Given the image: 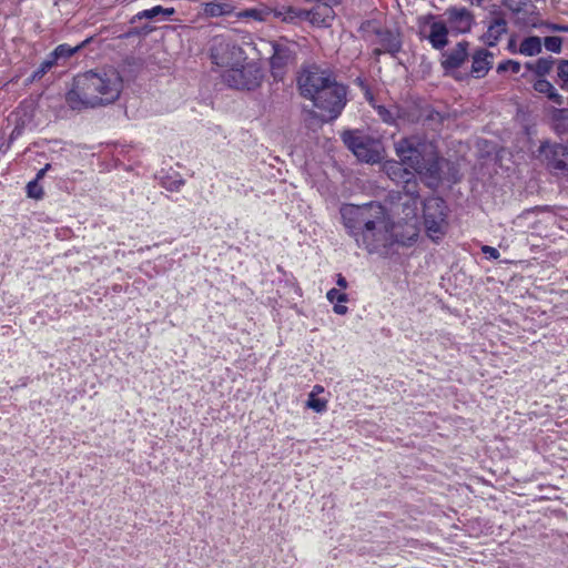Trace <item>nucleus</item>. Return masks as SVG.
<instances>
[{"instance_id": "f257e3e1", "label": "nucleus", "mask_w": 568, "mask_h": 568, "mask_svg": "<svg viewBox=\"0 0 568 568\" xmlns=\"http://www.w3.org/2000/svg\"><path fill=\"white\" fill-rule=\"evenodd\" d=\"M339 213L346 233L359 248L369 254H387L394 244L408 246L417 239V233L407 240L393 233V224L385 206L375 201L363 205L343 204Z\"/></svg>"}, {"instance_id": "f03ea898", "label": "nucleus", "mask_w": 568, "mask_h": 568, "mask_svg": "<svg viewBox=\"0 0 568 568\" xmlns=\"http://www.w3.org/2000/svg\"><path fill=\"white\" fill-rule=\"evenodd\" d=\"M122 82L120 73L112 68L79 73L73 78L65 101L72 110L109 105L119 99Z\"/></svg>"}, {"instance_id": "7ed1b4c3", "label": "nucleus", "mask_w": 568, "mask_h": 568, "mask_svg": "<svg viewBox=\"0 0 568 568\" xmlns=\"http://www.w3.org/2000/svg\"><path fill=\"white\" fill-rule=\"evenodd\" d=\"M312 102L315 108L321 110V120L323 122L335 120L346 104V88L337 83L335 78H332L313 97Z\"/></svg>"}, {"instance_id": "20e7f679", "label": "nucleus", "mask_w": 568, "mask_h": 568, "mask_svg": "<svg viewBox=\"0 0 568 568\" xmlns=\"http://www.w3.org/2000/svg\"><path fill=\"white\" fill-rule=\"evenodd\" d=\"M343 143L362 162L378 163L382 160V145L378 140L359 130H346L341 135Z\"/></svg>"}, {"instance_id": "39448f33", "label": "nucleus", "mask_w": 568, "mask_h": 568, "mask_svg": "<svg viewBox=\"0 0 568 568\" xmlns=\"http://www.w3.org/2000/svg\"><path fill=\"white\" fill-rule=\"evenodd\" d=\"M434 148L435 145L432 142L417 135L403 138L395 143L397 156L414 172L418 171L426 158L433 154Z\"/></svg>"}, {"instance_id": "423d86ee", "label": "nucleus", "mask_w": 568, "mask_h": 568, "mask_svg": "<svg viewBox=\"0 0 568 568\" xmlns=\"http://www.w3.org/2000/svg\"><path fill=\"white\" fill-rule=\"evenodd\" d=\"M424 224L432 239L442 237L448 227V207L440 196H430L420 202Z\"/></svg>"}, {"instance_id": "0eeeda50", "label": "nucleus", "mask_w": 568, "mask_h": 568, "mask_svg": "<svg viewBox=\"0 0 568 568\" xmlns=\"http://www.w3.org/2000/svg\"><path fill=\"white\" fill-rule=\"evenodd\" d=\"M263 79L264 71L257 62H248L241 68L234 65L223 74L224 82L237 90L253 91L261 85Z\"/></svg>"}, {"instance_id": "6e6552de", "label": "nucleus", "mask_w": 568, "mask_h": 568, "mask_svg": "<svg viewBox=\"0 0 568 568\" xmlns=\"http://www.w3.org/2000/svg\"><path fill=\"white\" fill-rule=\"evenodd\" d=\"M270 71L275 81H283L290 65L296 62V44L287 40L273 41Z\"/></svg>"}, {"instance_id": "1a4fd4ad", "label": "nucleus", "mask_w": 568, "mask_h": 568, "mask_svg": "<svg viewBox=\"0 0 568 568\" xmlns=\"http://www.w3.org/2000/svg\"><path fill=\"white\" fill-rule=\"evenodd\" d=\"M332 78L331 73L322 70L316 64L303 65L297 75V87L301 95L312 100L321 88H324Z\"/></svg>"}, {"instance_id": "9d476101", "label": "nucleus", "mask_w": 568, "mask_h": 568, "mask_svg": "<svg viewBox=\"0 0 568 568\" xmlns=\"http://www.w3.org/2000/svg\"><path fill=\"white\" fill-rule=\"evenodd\" d=\"M444 166L452 169L454 165L450 161L440 156L435 146L433 154L426 158L424 164H422L420 168H418V171H415V173L420 176L427 187L435 190L443 181L442 173Z\"/></svg>"}, {"instance_id": "9b49d317", "label": "nucleus", "mask_w": 568, "mask_h": 568, "mask_svg": "<svg viewBox=\"0 0 568 568\" xmlns=\"http://www.w3.org/2000/svg\"><path fill=\"white\" fill-rule=\"evenodd\" d=\"M538 152L545 156L547 168L550 171L568 172V145L545 141L540 144Z\"/></svg>"}, {"instance_id": "f8f14e48", "label": "nucleus", "mask_w": 568, "mask_h": 568, "mask_svg": "<svg viewBox=\"0 0 568 568\" xmlns=\"http://www.w3.org/2000/svg\"><path fill=\"white\" fill-rule=\"evenodd\" d=\"M212 62L219 67H234L244 59L243 49L231 41H219L211 48Z\"/></svg>"}, {"instance_id": "ddd939ff", "label": "nucleus", "mask_w": 568, "mask_h": 568, "mask_svg": "<svg viewBox=\"0 0 568 568\" xmlns=\"http://www.w3.org/2000/svg\"><path fill=\"white\" fill-rule=\"evenodd\" d=\"M444 16L447 27L454 34L469 33L475 23L473 12L465 7H449L445 10Z\"/></svg>"}, {"instance_id": "4468645a", "label": "nucleus", "mask_w": 568, "mask_h": 568, "mask_svg": "<svg viewBox=\"0 0 568 568\" xmlns=\"http://www.w3.org/2000/svg\"><path fill=\"white\" fill-rule=\"evenodd\" d=\"M469 42L459 41L452 50L442 51L440 65L446 75L453 74V71L459 69L469 57Z\"/></svg>"}, {"instance_id": "2eb2a0df", "label": "nucleus", "mask_w": 568, "mask_h": 568, "mask_svg": "<svg viewBox=\"0 0 568 568\" xmlns=\"http://www.w3.org/2000/svg\"><path fill=\"white\" fill-rule=\"evenodd\" d=\"M403 193L409 197L408 202L404 203V213L406 217H415L417 215L418 204L422 202L419 196V185L416 178V173L413 172L412 176H408L402 183Z\"/></svg>"}, {"instance_id": "dca6fc26", "label": "nucleus", "mask_w": 568, "mask_h": 568, "mask_svg": "<svg viewBox=\"0 0 568 568\" xmlns=\"http://www.w3.org/2000/svg\"><path fill=\"white\" fill-rule=\"evenodd\" d=\"M373 33L378 38V43L384 51L389 53L392 57H396L400 52L403 41L400 33L390 29L374 28Z\"/></svg>"}, {"instance_id": "f3484780", "label": "nucleus", "mask_w": 568, "mask_h": 568, "mask_svg": "<svg viewBox=\"0 0 568 568\" xmlns=\"http://www.w3.org/2000/svg\"><path fill=\"white\" fill-rule=\"evenodd\" d=\"M333 6L331 2H322L313 9L306 10V13H303L304 19L313 26L329 27L335 18Z\"/></svg>"}, {"instance_id": "a211bd4d", "label": "nucleus", "mask_w": 568, "mask_h": 568, "mask_svg": "<svg viewBox=\"0 0 568 568\" xmlns=\"http://www.w3.org/2000/svg\"><path fill=\"white\" fill-rule=\"evenodd\" d=\"M493 53L487 49H477L471 55V77L475 79L484 78L493 68Z\"/></svg>"}, {"instance_id": "6ab92c4d", "label": "nucleus", "mask_w": 568, "mask_h": 568, "mask_svg": "<svg viewBox=\"0 0 568 568\" xmlns=\"http://www.w3.org/2000/svg\"><path fill=\"white\" fill-rule=\"evenodd\" d=\"M450 30L444 21H433L429 26V33L426 39L432 44L433 49L443 51L448 44V34Z\"/></svg>"}, {"instance_id": "aec40b11", "label": "nucleus", "mask_w": 568, "mask_h": 568, "mask_svg": "<svg viewBox=\"0 0 568 568\" xmlns=\"http://www.w3.org/2000/svg\"><path fill=\"white\" fill-rule=\"evenodd\" d=\"M505 33H507V21L505 17H497L491 19L487 31L481 37V40L488 47H495Z\"/></svg>"}, {"instance_id": "412c9836", "label": "nucleus", "mask_w": 568, "mask_h": 568, "mask_svg": "<svg viewBox=\"0 0 568 568\" xmlns=\"http://www.w3.org/2000/svg\"><path fill=\"white\" fill-rule=\"evenodd\" d=\"M202 12L209 18L229 16L233 12L234 6L227 1L212 0L202 4Z\"/></svg>"}, {"instance_id": "4be33fe9", "label": "nucleus", "mask_w": 568, "mask_h": 568, "mask_svg": "<svg viewBox=\"0 0 568 568\" xmlns=\"http://www.w3.org/2000/svg\"><path fill=\"white\" fill-rule=\"evenodd\" d=\"M420 116L424 125L437 131L443 126L444 121L449 118V114L447 112L435 110L432 106H426L422 110Z\"/></svg>"}, {"instance_id": "5701e85b", "label": "nucleus", "mask_w": 568, "mask_h": 568, "mask_svg": "<svg viewBox=\"0 0 568 568\" xmlns=\"http://www.w3.org/2000/svg\"><path fill=\"white\" fill-rule=\"evenodd\" d=\"M92 40H93V38L89 37V38H87L85 40H83L82 42H80L79 44H77L74 47H72V45H70L68 43H62V44H59L49 54L51 55L52 60H54L58 63L60 60H67V59L71 58L73 54H75L81 49L87 47Z\"/></svg>"}, {"instance_id": "b1692460", "label": "nucleus", "mask_w": 568, "mask_h": 568, "mask_svg": "<svg viewBox=\"0 0 568 568\" xmlns=\"http://www.w3.org/2000/svg\"><path fill=\"white\" fill-rule=\"evenodd\" d=\"M402 161H387L384 164V171L388 178L397 184H402L408 176H412V171L404 166Z\"/></svg>"}, {"instance_id": "393cba45", "label": "nucleus", "mask_w": 568, "mask_h": 568, "mask_svg": "<svg viewBox=\"0 0 568 568\" xmlns=\"http://www.w3.org/2000/svg\"><path fill=\"white\" fill-rule=\"evenodd\" d=\"M534 90L538 93L545 94L551 102L557 105L564 104V98L560 95L555 87L545 78H539L534 82Z\"/></svg>"}, {"instance_id": "a878e982", "label": "nucleus", "mask_w": 568, "mask_h": 568, "mask_svg": "<svg viewBox=\"0 0 568 568\" xmlns=\"http://www.w3.org/2000/svg\"><path fill=\"white\" fill-rule=\"evenodd\" d=\"M175 13L174 8H163L162 6H155L151 9H145L143 11L138 12L132 19L131 23H135L138 20L142 19H158L160 16H162L164 19L173 16Z\"/></svg>"}, {"instance_id": "bb28decb", "label": "nucleus", "mask_w": 568, "mask_h": 568, "mask_svg": "<svg viewBox=\"0 0 568 568\" xmlns=\"http://www.w3.org/2000/svg\"><path fill=\"white\" fill-rule=\"evenodd\" d=\"M273 12L275 17L281 18L284 22H295L305 20L302 13H306V10L282 6L274 9Z\"/></svg>"}, {"instance_id": "cd10ccee", "label": "nucleus", "mask_w": 568, "mask_h": 568, "mask_svg": "<svg viewBox=\"0 0 568 568\" xmlns=\"http://www.w3.org/2000/svg\"><path fill=\"white\" fill-rule=\"evenodd\" d=\"M541 39L537 36H530L525 38L519 47V53L527 55V57H534L541 52Z\"/></svg>"}, {"instance_id": "c85d7f7f", "label": "nucleus", "mask_w": 568, "mask_h": 568, "mask_svg": "<svg viewBox=\"0 0 568 568\" xmlns=\"http://www.w3.org/2000/svg\"><path fill=\"white\" fill-rule=\"evenodd\" d=\"M554 62L555 60L552 57L539 58L535 64L527 62L525 67L528 70L534 71L539 78H544L552 69Z\"/></svg>"}, {"instance_id": "c756f323", "label": "nucleus", "mask_w": 568, "mask_h": 568, "mask_svg": "<svg viewBox=\"0 0 568 568\" xmlns=\"http://www.w3.org/2000/svg\"><path fill=\"white\" fill-rule=\"evenodd\" d=\"M160 184L162 187L170 192H176L181 186L185 184V180L182 179L179 174H175V176L164 175L161 176Z\"/></svg>"}, {"instance_id": "7c9ffc66", "label": "nucleus", "mask_w": 568, "mask_h": 568, "mask_svg": "<svg viewBox=\"0 0 568 568\" xmlns=\"http://www.w3.org/2000/svg\"><path fill=\"white\" fill-rule=\"evenodd\" d=\"M306 406L311 409H313L316 413H322L327 407V402L325 399L316 397L315 393L312 392L308 395V399L306 402Z\"/></svg>"}, {"instance_id": "2f4dec72", "label": "nucleus", "mask_w": 568, "mask_h": 568, "mask_svg": "<svg viewBox=\"0 0 568 568\" xmlns=\"http://www.w3.org/2000/svg\"><path fill=\"white\" fill-rule=\"evenodd\" d=\"M545 48L554 53H559L562 48V38L557 36L546 37L544 39Z\"/></svg>"}, {"instance_id": "473e14b6", "label": "nucleus", "mask_w": 568, "mask_h": 568, "mask_svg": "<svg viewBox=\"0 0 568 568\" xmlns=\"http://www.w3.org/2000/svg\"><path fill=\"white\" fill-rule=\"evenodd\" d=\"M57 64L54 60H52L49 54L44 61L39 65L37 70L33 71V79H42V77Z\"/></svg>"}, {"instance_id": "72a5a7b5", "label": "nucleus", "mask_w": 568, "mask_h": 568, "mask_svg": "<svg viewBox=\"0 0 568 568\" xmlns=\"http://www.w3.org/2000/svg\"><path fill=\"white\" fill-rule=\"evenodd\" d=\"M520 62L515 60H505L497 65V72L503 73L510 70L513 73H518L520 71Z\"/></svg>"}, {"instance_id": "f704fd0d", "label": "nucleus", "mask_w": 568, "mask_h": 568, "mask_svg": "<svg viewBox=\"0 0 568 568\" xmlns=\"http://www.w3.org/2000/svg\"><path fill=\"white\" fill-rule=\"evenodd\" d=\"M373 106L375 108L378 116L381 118V120L387 124H394L395 123V115L394 113L387 109L386 106L384 105H374Z\"/></svg>"}, {"instance_id": "c9c22d12", "label": "nucleus", "mask_w": 568, "mask_h": 568, "mask_svg": "<svg viewBox=\"0 0 568 568\" xmlns=\"http://www.w3.org/2000/svg\"><path fill=\"white\" fill-rule=\"evenodd\" d=\"M27 193L29 197L32 199H41L43 196V190L37 182V180H32L27 184Z\"/></svg>"}, {"instance_id": "e433bc0d", "label": "nucleus", "mask_w": 568, "mask_h": 568, "mask_svg": "<svg viewBox=\"0 0 568 568\" xmlns=\"http://www.w3.org/2000/svg\"><path fill=\"white\" fill-rule=\"evenodd\" d=\"M327 300L333 303H346L348 301V295L346 293H343L338 291L337 288H332L326 294Z\"/></svg>"}, {"instance_id": "4c0bfd02", "label": "nucleus", "mask_w": 568, "mask_h": 568, "mask_svg": "<svg viewBox=\"0 0 568 568\" xmlns=\"http://www.w3.org/2000/svg\"><path fill=\"white\" fill-rule=\"evenodd\" d=\"M558 78L562 81L561 88L564 89L568 83V60H560L558 64Z\"/></svg>"}, {"instance_id": "58836bf2", "label": "nucleus", "mask_w": 568, "mask_h": 568, "mask_svg": "<svg viewBox=\"0 0 568 568\" xmlns=\"http://www.w3.org/2000/svg\"><path fill=\"white\" fill-rule=\"evenodd\" d=\"M267 12H265L263 10H258V9H247L244 12H242L240 14V17H242V18H253L254 20L263 21V20H265V14Z\"/></svg>"}, {"instance_id": "ea45409f", "label": "nucleus", "mask_w": 568, "mask_h": 568, "mask_svg": "<svg viewBox=\"0 0 568 568\" xmlns=\"http://www.w3.org/2000/svg\"><path fill=\"white\" fill-rule=\"evenodd\" d=\"M152 31V28L150 26H144L142 28H138V27H131L129 28V30L125 32L124 37L125 38H130V37H133V36H146L149 34L150 32Z\"/></svg>"}, {"instance_id": "a19ab883", "label": "nucleus", "mask_w": 568, "mask_h": 568, "mask_svg": "<svg viewBox=\"0 0 568 568\" xmlns=\"http://www.w3.org/2000/svg\"><path fill=\"white\" fill-rule=\"evenodd\" d=\"M541 26L546 27L548 30H550L552 32H567L568 33V24L541 22Z\"/></svg>"}, {"instance_id": "79ce46f5", "label": "nucleus", "mask_w": 568, "mask_h": 568, "mask_svg": "<svg viewBox=\"0 0 568 568\" xmlns=\"http://www.w3.org/2000/svg\"><path fill=\"white\" fill-rule=\"evenodd\" d=\"M481 252L488 257V258H491V260H497L499 258L500 256V253L497 248L493 247V246H489V245H484L481 247Z\"/></svg>"}, {"instance_id": "37998d69", "label": "nucleus", "mask_w": 568, "mask_h": 568, "mask_svg": "<svg viewBox=\"0 0 568 568\" xmlns=\"http://www.w3.org/2000/svg\"><path fill=\"white\" fill-rule=\"evenodd\" d=\"M528 0H519L516 6H513L511 0H509L506 4L507 7L515 13H519L523 10V7L526 6Z\"/></svg>"}, {"instance_id": "c03bdc74", "label": "nucleus", "mask_w": 568, "mask_h": 568, "mask_svg": "<svg viewBox=\"0 0 568 568\" xmlns=\"http://www.w3.org/2000/svg\"><path fill=\"white\" fill-rule=\"evenodd\" d=\"M374 28H376L374 26V22L371 21V20H366V21L361 23L358 31L363 32V33H366V32H372L373 33V29Z\"/></svg>"}, {"instance_id": "a18cd8bd", "label": "nucleus", "mask_w": 568, "mask_h": 568, "mask_svg": "<svg viewBox=\"0 0 568 568\" xmlns=\"http://www.w3.org/2000/svg\"><path fill=\"white\" fill-rule=\"evenodd\" d=\"M489 14L494 18H497V17H505L504 12L501 11L500 7L497 6V4H493L490 10H489Z\"/></svg>"}, {"instance_id": "49530a36", "label": "nucleus", "mask_w": 568, "mask_h": 568, "mask_svg": "<svg viewBox=\"0 0 568 568\" xmlns=\"http://www.w3.org/2000/svg\"><path fill=\"white\" fill-rule=\"evenodd\" d=\"M333 310L338 315H345L348 311V308L345 305H342L341 303L335 304Z\"/></svg>"}, {"instance_id": "de8ad7c7", "label": "nucleus", "mask_w": 568, "mask_h": 568, "mask_svg": "<svg viewBox=\"0 0 568 568\" xmlns=\"http://www.w3.org/2000/svg\"><path fill=\"white\" fill-rule=\"evenodd\" d=\"M359 82H361L362 88L365 89V98L369 101V103L373 104V101H374L373 93L371 92L369 88L364 84L363 81L359 80Z\"/></svg>"}, {"instance_id": "09e8293b", "label": "nucleus", "mask_w": 568, "mask_h": 568, "mask_svg": "<svg viewBox=\"0 0 568 568\" xmlns=\"http://www.w3.org/2000/svg\"><path fill=\"white\" fill-rule=\"evenodd\" d=\"M50 168H51V164H49V163H48V164H45V165H44V168H42L41 170H39V172L37 173V176H36V179H34V180H37V182H38L40 179H42V178L44 176L45 172H47L48 170H50Z\"/></svg>"}, {"instance_id": "8fccbe9b", "label": "nucleus", "mask_w": 568, "mask_h": 568, "mask_svg": "<svg viewBox=\"0 0 568 568\" xmlns=\"http://www.w3.org/2000/svg\"><path fill=\"white\" fill-rule=\"evenodd\" d=\"M336 284L342 288L347 287V281L342 274H337Z\"/></svg>"}, {"instance_id": "3c124183", "label": "nucleus", "mask_w": 568, "mask_h": 568, "mask_svg": "<svg viewBox=\"0 0 568 568\" xmlns=\"http://www.w3.org/2000/svg\"><path fill=\"white\" fill-rule=\"evenodd\" d=\"M383 53H387L386 51H384V48H375L373 50V55L377 59L381 54Z\"/></svg>"}, {"instance_id": "603ef678", "label": "nucleus", "mask_w": 568, "mask_h": 568, "mask_svg": "<svg viewBox=\"0 0 568 568\" xmlns=\"http://www.w3.org/2000/svg\"><path fill=\"white\" fill-rule=\"evenodd\" d=\"M485 0H470V3L477 7H481Z\"/></svg>"}, {"instance_id": "864d4df0", "label": "nucleus", "mask_w": 568, "mask_h": 568, "mask_svg": "<svg viewBox=\"0 0 568 568\" xmlns=\"http://www.w3.org/2000/svg\"><path fill=\"white\" fill-rule=\"evenodd\" d=\"M39 79H33V73L28 78V82L32 83L34 81H38Z\"/></svg>"}, {"instance_id": "5fc2aeb1", "label": "nucleus", "mask_w": 568, "mask_h": 568, "mask_svg": "<svg viewBox=\"0 0 568 568\" xmlns=\"http://www.w3.org/2000/svg\"><path fill=\"white\" fill-rule=\"evenodd\" d=\"M314 389H316V392H322V390H323V387H321V386H318V385H317V386H315V387H314Z\"/></svg>"}, {"instance_id": "6e6d98bb", "label": "nucleus", "mask_w": 568, "mask_h": 568, "mask_svg": "<svg viewBox=\"0 0 568 568\" xmlns=\"http://www.w3.org/2000/svg\"><path fill=\"white\" fill-rule=\"evenodd\" d=\"M511 48H514V42L513 41L509 42V49H511Z\"/></svg>"}, {"instance_id": "4d7b16f0", "label": "nucleus", "mask_w": 568, "mask_h": 568, "mask_svg": "<svg viewBox=\"0 0 568 568\" xmlns=\"http://www.w3.org/2000/svg\"><path fill=\"white\" fill-rule=\"evenodd\" d=\"M454 78H455L456 80H463V78H462V77H458V75H454Z\"/></svg>"}, {"instance_id": "13d9d810", "label": "nucleus", "mask_w": 568, "mask_h": 568, "mask_svg": "<svg viewBox=\"0 0 568 568\" xmlns=\"http://www.w3.org/2000/svg\"><path fill=\"white\" fill-rule=\"evenodd\" d=\"M556 112H557V113H562V112H564V110H562V109H557V110H556Z\"/></svg>"}]
</instances>
